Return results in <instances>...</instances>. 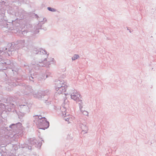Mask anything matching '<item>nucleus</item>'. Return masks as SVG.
Segmentation results:
<instances>
[{
	"label": "nucleus",
	"instance_id": "obj_1",
	"mask_svg": "<svg viewBox=\"0 0 156 156\" xmlns=\"http://www.w3.org/2000/svg\"><path fill=\"white\" fill-rule=\"evenodd\" d=\"M80 96V94L78 92L74 91L71 95V98L75 101H77L79 99V97Z\"/></svg>",
	"mask_w": 156,
	"mask_h": 156
},
{
	"label": "nucleus",
	"instance_id": "obj_7",
	"mask_svg": "<svg viewBox=\"0 0 156 156\" xmlns=\"http://www.w3.org/2000/svg\"><path fill=\"white\" fill-rule=\"evenodd\" d=\"M81 111L82 112L83 111V112H82L83 113L84 115H88V112L87 111H83V110H82V109L81 110Z\"/></svg>",
	"mask_w": 156,
	"mask_h": 156
},
{
	"label": "nucleus",
	"instance_id": "obj_3",
	"mask_svg": "<svg viewBox=\"0 0 156 156\" xmlns=\"http://www.w3.org/2000/svg\"><path fill=\"white\" fill-rule=\"evenodd\" d=\"M42 119H44V124H44V125H43V127L41 129H47L49 127V122L47 121L46 119L45 118H43Z\"/></svg>",
	"mask_w": 156,
	"mask_h": 156
},
{
	"label": "nucleus",
	"instance_id": "obj_6",
	"mask_svg": "<svg viewBox=\"0 0 156 156\" xmlns=\"http://www.w3.org/2000/svg\"><path fill=\"white\" fill-rule=\"evenodd\" d=\"M48 9L49 10L52 12H55V9H53L51 7H48Z\"/></svg>",
	"mask_w": 156,
	"mask_h": 156
},
{
	"label": "nucleus",
	"instance_id": "obj_2",
	"mask_svg": "<svg viewBox=\"0 0 156 156\" xmlns=\"http://www.w3.org/2000/svg\"><path fill=\"white\" fill-rule=\"evenodd\" d=\"M66 121L68 122V123H71L75 119V117L71 115H69L65 118Z\"/></svg>",
	"mask_w": 156,
	"mask_h": 156
},
{
	"label": "nucleus",
	"instance_id": "obj_5",
	"mask_svg": "<svg viewBox=\"0 0 156 156\" xmlns=\"http://www.w3.org/2000/svg\"><path fill=\"white\" fill-rule=\"evenodd\" d=\"M79 57V56L77 55H74V56L72 58L73 60H75L76 59L78 58Z\"/></svg>",
	"mask_w": 156,
	"mask_h": 156
},
{
	"label": "nucleus",
	"instance_id": "obj_4",
	"mask_svg": "<svg viewBox=\"0 0 156 156\" xmlns=\"http://www.w3.org/2000/svg\"><path fill=\"white\" fill-rule=\"evenodd\" d=\"M58 90V93H62L66 92V89L64 87H61L57 90V91Z\"/></svg>",
	"mask_w": 156,
	"mask_h": 156
}]
</instances>
